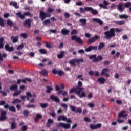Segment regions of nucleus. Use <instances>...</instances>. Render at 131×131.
I'll return each instance as SVG.
<instances>
[{
	"instance_id": "28",
	"label": "nucleus",
	"mask_w": 131,
	"mask_h": 131,
	"mask_svg": "<svg viewBox=\"0 0 131 131\" xmlns=\"http://www.w3.org/2000/svg\"><path fill=\"white\" fill-rule=\"evenodd\" d=\"M119 18H120V19H128V18H129V16L127 15L126 14H122V15H120L119 16Z\"/></svg>"
},
{
	"instance_id": "34",
	"label": "nucleus",
	"mask_w": 131,
	"mask_h": 131,
	"mask_svg": "<svg viewBox=\"0 0 131 131\" xmlns=\"http://www.w3.org/2000/svg\"><path fill=\"white\" fill-rule=\"evenodd\" d=\"M26 94L27 95L26 99H27V101H30V100L29 99V97L32 98V94H31V93H30V92H26Z\"/></svg>"
},
{
	"instance_id": "16",
	"label": "nucleus",
	"mask_w": 131,
	"mask_h": 131,
	"mask_svg": "<svg viewBox=\"0 0 131 131\" xmlns=\"http://www.w3.org/2000/svg\"><path fill=\"white\" fill-rule=\"evenodd\" d=\"M5 49L7 52H13L14 51V47H10V45L8 43L5 46Z\"/></svg>"
},
{
	"instance_id": "50",
	"label": "nucleus",
	"mask_w": 131,
	"mask_h": 131,
	"mask_svg": "<svg viewBox=\"0 0 131 131\" xmlns=\"http://www.w3.org/2000/svg\"><path fill=\"white\" fill-rule=\"evenodd\" d=\"M61 106L62 108H63L64 110H67V109L68 108V106H67V104L65 103L61 104Z\"/></svg>"
},
{
	"instance_id": "23",
	"label": "nucleus",
	"mask_w": 131,
	"mask_h": 131,
	"mask_svg": "<svg viewBox=\"0 0 131 131\" xmlns=\"http://www.w3.org/2000/svg\"><path fill=\"white\" fill-rule=\"evenodd\" d=\"M69 32H70L69 30H67L65 28L61 30V33L62 35H67L68 34H69Z\"/></svg>"
},
{
	"instance_id": "17",
	"label": "nucleus",
	"mask_w": 131,
	"mask_h": 131,
	"mask_svg": "<svg viewBox=\"0 0 131 131\" xmlns=\"http://www.w3.org/2000/svg\"><path fill=\"white\" fill-rule=\"evenodd\" d=\"M103 60V56L101 55L98 56L95 59L93 60V62L94 63H98V62H100Z\"/></svg>"
},
{
	"instance_id": "59",
	"label": "nucleus",
	"mask_w": 131,
	"mask_h": 131,
	"mask_svg": "<svg viewBox=\"0 0 131 131\" xmlns=\"http://www.w3.org/2000/svg\"><path fill=\"white\" fill-rule=\"evenodd\" d=\"M57 74H58V75H59L60 76H62V75L64 74V72H63L62 70H59L58 71Z\"/></svg>"
},
{
	"instance_id": "63",
	"label": "nucleus",
	"mask_w": 131,
	"mask_h": 131,
	"mask_svg": "<svg viewBox=\"0 0 131 131\" xmlns=\"http://www.w3.org/2000/svg\"><path fill=\"white\" fill-rule=\"evenodd\" d=\"M77 33V31H76V30H73L71 32V34L72 35H73L74 34H76Z\"/></svg>"
},
{
	"instance_id": "45",
	"label": "nucleus",
	"mask_w": 131,
	"mask_h": 131,
	"mask_svg": "<svg viewBox=\"0 0 131 131\" xmlns=\"http://www.w3.org/2000/svg\"><path fill=\"white\" fill-rule=\"evenodd\" d=\"M7 24H8L9 25V26L12 27L13 26V24H14V23H13V21L10 19H8L7 20Z\"/></svg>"
},
{
	"instance_id": "55",
	"label": "nucleus",
	"mask_w": 131,
	"mask_h": 131,
	"mask_svg": "<svg viewBox=\"0 0 131 131\" xmlns=\"http://www.w3.org/2000/svg\"><path fill=\"white\" fill-rule=\"evenodd\" d=\"M76 113H81L82 112V109L80 107H78L77 110H76Z\"/></svg>"
},
{
	"instance_id": "22",
	"label": "nucleus",
	"mask_w": 131,
	"mask_h": 131,
	"mask_svg": "<svg viewBox=\"0 0 131 131\" xmlns=\"http://www.w3.org/2000/svg\"><path fill=\"white\" fill-rule=\"evenodd\" d=\"M53 123H54V120H52V119H48L46 124L47 127H51Z\"/></svg>"
},
{
	"instance_id": "20",
	"label": "nucleus",
	"mask_w": 131,
	"mask_h": 131,
	"mask_svg": "<svg viewBox=\"0 0 131 131\" xmlns=\"http://www.w3.org/2000/svg\"><path fill=\"white\" fill-rule=\"evenodd\" d=\"M93 22H96V23H98L100 26H102L103 24H104V22L102 21V20L100 19V18H93Z\"/></svg>"
},
{
	"instance_id": "14",
	"label": "nucleus",
	"mask_w": 131,
	"mask_h": 131,
	"mask_svg": "<svg viewBox=\"0 0 131 131\" xmlns=\"http://www.w3.org/2000/svg\"><path fill=\"white\" fill-rule=\"evenodd\" d=\"M98 50V47L97 46H90L88 48L85 49V52H91V51H97Z\"/></svg>"
},
{
	"instance_id": "33",
	"label": "nucleus",
	"mask_w": 131,
	"mask_h": 131,
	"mask_svg": "<svg viewBox=\"0 0 131 131\" xmlns=\"http://www.w3.org/2000/svg\"><path fill=\"white\" fill-rule=\"evenodd\" d=\"M105 47V43L103 42H100L98 46V51H101L103 48H104Z\"/></svg>"
},
{
	"instance_id": "37",
	"label": "nucleus",
	"mask_w": 131,
	"mask_h": 131,
	"mask_svg": "<svg viewBox=\"0 0 131 131\" xmlns=\"http://www.w3.org/2000/svg\"><path fill=\"white\" fill-rule=\"evenodd\" d=\"M44 43L46 44V48L48 49H52V48H53V46H51V45H52V42H44Z\"/></svg>"
},
{
	"instance_id": "58",
	"label": "nucleus",
	"mask_w": 131,
	"mask_h": 131,
	"mask_svg": "<svg viewBox=\"0 0 131 131\" xmlns=\"http://www.w3.org/2000/svg\"><path fill=\"white\" fill-rule=\"evenodd\" d=\"M15 53L16 55H17V56H21L23 55V52L21 51H15Z\"/></svg>"
},
{
	"instance_id": "21",
	"label": "nucleus",
	"mask_w": 131,
	"mask_h": 131,
	"mask_svg": "<svg viewBox=\"0 0 131 131\" xmlns=\"http://www.w3.org/2000/svg\"><path fill=\"white\" fill-rule=\"evenodd\" d=\"M39 73H40L41 75H43V76H48V75H49V72L45 69H42L40 72H39Z\"/></svg>"
},
{
	"instance_id": "18",
	"label": "nucleus",
	"mask_w": 131,
	"mask_h": 131,
	"mask_svg": "<svg viewBox=\"0 0 131 131\" xmlns=\"http://www.w3.org/2000/svg\"><path fill=\"white\" fill-rule=\"evenodd\" d=\"M11 40H12L13 43H16L19 40V36H12L10 38Z\"/></svg>"
},
{
	"instance_id": "43",
	"label": "nucleus",
	"mask_w": 131,
	"mask_h": 131,
	"mask_svg": "<svg viewBox=\"0 0 131 131\" xmlns=\"http://www.w3.org/2000/svg\"><path fill=\"white\" fill-rule=\"evenodd\" d=\"M23 113L24 116H26V117H27V116H28V114H29V111H28V110H24L23 111Z\"/></svg>"
},
{
	"instance_id": "62",
	"label": "nucleus",
	"mask_w": 131,
	"mask_h": 131,
	"mask_svg": "<svg viewBox=\"0 0 131 131\" xmlns=\"http://www.w3.org/2000/svg\"><path fill=\"white\" fill-rule=\"evenodd\" d=\"M88 74L89 75H90V76H93V75H94L95 74V73L94 72V71H90L88 72Z\"/></svg>"
},
{
	"instance_id": "19",
	"label": "nucleus",
	"mask_w": 131,
	"mask_h": 131,
	"mask_svg": "<svg viewBox=\"0 0 131 131\" xmlns=\"http://www.w3.org/2000/svg\"><path fill=\"white\" fill-rule=\"evenodd\" d=\"M125 112H126V111H122L121 112H120L118 115L119 118H121V117H127V114H124Z\"/></svg>"
},
{
	"instance_id": "9",
	"label": "nucleus",
	"mask_w": 131,
	"mask_h": 131,
	"mask_svg": "<svg viewBox=\"0 0 131 131\" xmlns=\"http://www.w3.org/2000/svg\"><path fill=\"white\" fill-rule=\"evenodd\" d=\"M0 111H1L0 121H4L7 119V112L3 110H0Z\"/></svg>"
},
{
	"instance_id": "13",
	"label": "nucleus",
	"mask_w": 131,
	"mask_h": 131,
	"mask_svg": "<svg viewBox=\"0 0 131 131\" xmlns=\"http://www.w3.org/2000/svg\"><path fill=\"white\" fill-rule=\"evenodd\" d=\"M90 127L91 129H98V128H100V127H102V124L98 123L96 125L92 124L90 125Z\"/></svg>"
},
{
	"instance_id": "15",
	"label": "nucleus",
	"mask_w": 131,
	"mask_h": 131,
	"mask_svg": "<svg viewBox=\"0 0 131 131\" xmlns=\"http://www.w3.org/2000/svg\"><path fill=\"white\" fill-rule=\"evenodd\" d=\"M50 99L54 102H55V103H60V99L58 98V96L52 95L50 96Z\"/></svg>"
},
{
	"instance_id": "26",
	"label": "nucleus",
	"mask_w": 131,
	"mask_h": 131,
	"mask_svg": "<svg viewBox=\"0 0 131 131\" xmlns=\"http://www.w3.org/2000/svg\"><path fill=\"white\" fill-rule=\"evenodd\" d=\"M10 6H13L15 9H19V6H18V3L17 2H11L9 3Z\"/></svg>"
},
{
	"instance_id": "47",
	"label": "nucleus",
	"mask_w": 131,
	"mask_h": 131,
	"mask_svg": "<svg viewBox=\"0 0 131 131\" xmlns=\"http://www.w3.org/2000/svg\"><path fill=\"white\" fill-rule=\"evenodd\" d=\"M23 48H24V45H23V43H21L20 45H19L17 47L16 50H17V51H20V50H22V49H23Z\"/></svg>"
},
{
	"instance_id": "7",
	"label": "nucleus",
	"mask_w": 131,
	"mask_h": 131,
	"mask_svg": "<svg viewBox=\"0 0 131 131\" xmlns=\"http://www.w3.org/2000/svg\"><path fill=\"white\" fill-rule=\"evenodd\" d=\"M72 40H76L77 43L79 45H83V41L81 39L80 37H77L76 35H74L71 37Z\"/></svg>"
},
{
	"instance_id": "8",
	"label": "nucleus",
	"mask_w": 131,
	"mask_h": 131,
	"mask_svg": "<svg viewBox=\"0 0 131 131\" xmlns=\"http://www.w3.org/2000/svg\"><path fill=\"white\" fill-rule=\"evenodd\" d=\"M98 39H100V36L96 35L94 37L89 39L87 41V43L88 45H92V43H94V42H95L96 40H98Z\"/></svg>"
},
{
	"instance_id": "49",
	"label": "nucleus",
	"mask_w": 131,
	"mask_h": 131,
	"mask_svg": "<svg viewBox=\"0 0 131 131\" xmlns=\"http://www.w3.org/2000/svg\"><path fill=\"white\" fill-rule=\"evenodd\" d=\"M70 108L73 112H75L76 111V107L73 105H70Z\"/></svg>"
},
{
	"instance_id": "25",
	"label": "nucleus",
	"mask_w": 131,
	"mask_h": 131,
	"mask_svg": "<svg viewBox=\"0 0 131 131\" xmlns=\"http://www.w3.org/2000/svg\"><path fill=\"white\" fill-rule=\"evenodd\" d=\"M10 91H14L15 92H17L18 91V85L17 84H14L11 85L10 88Z\"/></svg>"
},
{
	"instance_id": "39",
	"label": "nucleus",
	"mask_w": 131,
	"mask_h": 131,
	"mask_svg": "<svg viewBox=\"0 0 131 131\" xmlns=\"http://www.w3.org/2000/svg\"><path fill=\"white\" fill-rule=\"evenodd\" d=\"M22 101L18 98H16L12 101V104H17L18 103H21Z\"/></svg>"
},
{
	"instance_id": "27",
	"label": "nucleus",
	"mask_w": 131,
	"mask_h": 131,
	"mask_svg": "<svg viewBox=\"0 0 131 131\" xmlns=\"http://www.w3.org/2000/svg\"><path fill=\"white\" fill-rule=\"evenodd\" d=\"M123 6H124V5H123L122 3H120L119 4V5L117 6L119 11H120V12H123V8H122Z\"/></svg>"
},
{
	"instance_id": "4",
	"label": "nucleus",
	"mask_w": 131,
	"mask_h": 131,
	"mask_svg": "<svg viewBox=\"0 0 131 131\" xmlns=\"http://www.w3.org/2000/svg\"><path fill=\"white\" fill-rule=\"evenodd\" d=\"M55 9L49 7L48 8L47 10V13L41 11H40L39 17L40 18L41 21H43L46 19V18H50L51 17V14L54 12Z\"/></svg>"
},
{
	"instance_id": "51",
	"label": "nucleus",
	"mask_w": 131,
	"mask_h": 131,
	"mask_svg": "<svg viewBox=\"0 0 131 131\" xmlns=\"http://www.w3.org/2000/svg\"><path fill=\"white\" fill-rule=\"evenodd\" d=\"M96 57H97V55L94 54V55H90L89 56V59L90 60H93H93H95V59H96Z\"/></svg>"
},
{
	"instance_id": "41",
	"label": "nucleus",
	"mask_w": 131,
	"mask_h": 131,
	"mask_svg": "<svg viewBox=\"0 0 131 131\" xmlns=\"http://www.w3.org/2000/svg\"><path fill=\"white\" fill-rule=\"evenodd\" d=\"M16 122H13L11 123V129H16Z\"/></svg>"
},
{
	"instance_id": "32",
	"label": "nucleus",
	"mask_w": 131,
	"mask_h": 131,
	"mask_svg": "<svg viewBox=\"0 0 131 131\" xmlns=\"http://www.w3.org/2000/svg\"><path fill=\"white\" fill-rule=\"evenodd\" d=\"M5 39H4V37H1L0 38V49H3L4 48V41Z\"/></svg>"
},
{
	"instance_id": "57",
	"label": "nucleus",
	"mask_w": 131,
	"mask_h": 131,
	"mask_svg": "<svg viewBox=\"0 0 131 131\" xmlns=\"http://www.w3.org/2000/svg\"><path fill=\"white\" fill-rule=\"evenodd\" d=\"M82 75H79L77 76V78H78L79 79H80V80H82V81H83L84 80V79Z\"/></svg>"
},
{
	"instance_id": "53",
	"label": "nucleus",
	"mask_w": 131,
	"mask_h": 131,
	"mask_svg": "<svg viewBox=\"0 0 131 131\" xmlns=\"http://www.w3.org/2000/svg\"><path fill=\"white\" fill-rule=\"evenodd\" d=\"M83 62H84V60L82 58L81 59H76V63H83Z\"/></svg>"
},
{
	"instance_id": "5",
	"label": "nucleus",
	"mask_w": 131,
	"mask_h": 131,
	"mask_svg": "<svg viewBox=\"0 0 131 131\" xmlns=\"http://www.w3.org/2000/svg\"><path fill=\"white\" fill-rule=\"evenodd\" d=\"M0 106H4V108L5 109H9V111H11L12 112H16V108L15 106H12L10 107L8 104H7L6 101L2 100L0 101Z\"/></svg>"
},
{
	"instance_id": "12",
	"label": "nucleus",
	"mask_w": 131,
	"mask_h": 131,
	"mask_svg": "<svg viewBox=\"0 0 131 131\" xmlns=\"http://www.w3.org/2000/svg\"><path fill=\"white\" fill-rule=\"evenodd\" d=\"M99 6L102 9H108V7H107V6H109V2H107L106 0H103V4H99Z\"/></svg>"
},
{
	"instance_id": "30",
	"label": "nucleus",
	"mask_w": 131,
	"mask_h": 131,
	"mask_svg": "<svg viewBox=\"0 0 131 131\" xmlns=\"http://www.w3.org/2000/svg\"><path fill=\"white\" fill-rule=\"evenodd\" d=\"M109 71V69L108 68H104L102 70L101 73V75H105Z\"/></svg>"
},
{
	"instance_id": "38",
	"label": "nucleus",
	"mask_w": 131,
	"mask_h": 131,
	"mask_svg": "<svg viewBox=\"0 0 131 131\" xmlns=\"http://www.w3.org/2000/svg\"><path fill=\"white\" fill-rule=\"evenodd\" d=\"M39 53H40L42 55H47V50L45 49H40L39 50Z\"/></svg>"
},
{
	"instance_id": "40",
	"label": "nucleus",
	"mask_w": 131,
	"mask_h": 131,
	"mask_svg": "<svg viewBox=\"0 0 131 131\" xmlns=\"http://www.w3.org/2000/svg\"><path fill=\"white\" fill-rule=\"evenodd\" d=\"M80 23H82V25H85L86 24V19L82 18L79 20Z\"/></svg>"
},
{
	"instance_id": "56",
	"label": "nucleus",
	"mask_w": 131,
	"mask_h": 131,
	"mask_svg": "<svg viewBox=\"0 0 131 131\" xmlns=\"http://www.w3.org/2000/svg\"><path fill=\"white\" fill-rule=\"evenodd\" d=\"M21 36H22V37H23V38H24L25 39H26V38H27V34L26 33H22L21 34Z\"/></svg>"
},
{
	"instance_id": "35",
	"label": "nucleus",
	"mask_w": 131,
	"mask_h": 131,
	"mask_svg": "<svg viewBox=\"0 0 131 131\" xmlns=\"http://www.w3.org/2000/svg\"><path fill=\"white\" fill-rule=\"evenodd\" d=\"M40 107H41V108H42V109H46L48 106H49V105L48 104V103H40L39 104Z\"/></svg>"
},
{
	"instance_id": "44",
	"label": "nucleus",
	"mask_w": 131,
	"mask_h": 131,
	"mask_svg": "<svg viewBox=\"0 0 131 131\" xmlns=\"http://www.w3.org/2000/svg\"><path fill=\"white\" fill-rule=\"evenodd\" d=\"M115 23L117 25H123V24H124V20L116 21H115Z\"/></svg>"
},
{
	"instance_id": "31",
	"label": "nucleus",
	"mask_w": 131,
	"mask_h": 131,
	"mask_svg": "<svg viewBox=\"0 0 131 131\" xmlns=\"http://www.w3.org/2000/svg\"><path fill=\"white\" fill-rule=\"evenodd\" d=\"M21 93L22 90H20L18 91H16L14 93H13V97H18V96H20V95H21Z\"/></svg>"
},
{
	"instance_id": "42",
	"label": "nucleus",
	"mask_w": 131,
	"mask_h": 131,
	"mask_svg": "<svg viewBox=\"0 0 131 131\" xmlns=\"http://www.w3.org/2000/svg\"><path fill=\"white\" fill-rule=\"evenodd\" d=\"M75 62H76V59H72L70 60L69 63L71 64V65H73V66H76Z\"/></svg>"
},
{
	"instance_id": "36",
	"label": "nucleus",
	"mask_w": 131,
	"mask_h": 131,
	"mask_svg": "<svg viewBox=\"0 0 131 131\" xmlns=\"http://www.w3.org/2000/svg\"><path fill=\"white\" fill-rule=\"evenodd\" d=\"M64 54H65V52L63 51H61L60 54L57 55V58H58V59H63Z\"/></svg>"
},
{
	"instance_id": "29",
	"label": "nucleus",
	"mask_w": 131,
	"mask_h": 131,
	"mask_svg": "<svg viewBox=\"0 0 131 131\" xmlns=\"http://www.w3.org/2000/svg\"><path fill=\"white\" fill-rule=\"evenodd\" d=\"M97 81L98 82H100L101 84H104V83H105V81H106V79H104L103 77H100L97 79Z\"/></svg>"
},
{
	"instance_id": "52",
	"label": "nucleus",
	"mask_w": 131,
	"mask_h": 131,
	"mask_svg": "<svg viewBox=\"0 0 131 131\" xmlns=\"http://www.w3.org/2000/svg\"><path fill=\"white\" fill-rule=\"evenodd\" d=\"M84 121L85 122H91V121H92V120H91V118L86 117L84 118Z\"/></svg>"
},
{
	"instance_id": "2",
	"label": "nucleus",
	"mask_w": 131,
	"mask_h": 131,
	"mask_svg": "<svg viewBox=\"0 0 131 131\" xmlns=\"http://www.w3.org/2000/svg\"><path fill=\"white\" fill-rule=\"evenodd\" d=\"M81 91H84V88L80 87H73L71 90H70V94L72 93H76V95L79 97L81 99L82 98H85L86 94L85 92H82Z\"/></svg>"
},
{
	"instance_id": "6",
	"label": "nucleus",
	"mask_w": 131,
	"mask_h": 131,
	"mask_svg": "<svg viewBox=\"0 0 131 131\" xmlns=\"http://www.w3.org/2000/svg\"><path fill=\"white\" fill-rule=\"evenodd\" d=\"M16 15L18 18H20L21 20L25 19V16H29V17H32L33 16V14L30 13L29 12H25L23 14H22L21 12H18Z\"/></svg>"
},
{
	"instance_id": "46",
	"label": "nucleus",
	"mask_w": 131,
	"mask_h": 131,
	"mask_svg": "<svg viewBox=\"0 0 131 131\" xmlns=\"http://www.w3.org/2000/svg\"><path fill=\"white\" fill-rule=\"evenodd\" d=\"M0 26L1 27H5V23H4V19L0 17Z\"/></svg>"
},
{
	"instance_id": "1",
	"label": "nucleus",
	"mask_w": 131,
	"mask_h": 131,
	"mask_svg": "<svg viewBox=\"0 0 131 131\" xmlns=\"http://www.w3.org/2000/svg\"><path fill=\"white\" fill-rule=\"evenodd\" d=\"M57 120L58 121H61V120H62L63 121H67V122H68V123H59L58 127H63L65 128V129H69L71 127V125L70 124V123H72L71 119H67V117L64 115L59 116L57 118Z\"/></svg>"
},
{
	"instance_id": "54",
	"label": "nucleus",
	"mask_w": 131,
	"mask_h": 131,
	"mask_svg": "<svg viewBox=\"0 0 131 131\" xmlns=\"http://www.w3.org/2000/svg\"><path fill=\"white\" fill-rule=\"evenodd\" d=\"M50 23H51L50 19H46L43 21V25L47 26L48 24H50Z\"/></svg>"
},
{
	"instance_id": "10",
	"label": "nucleus",
	"mask_w": 131,
	"mask_h": 131,
	"mask_svg": "<svg viewBox=\"0 0 131 131\" xmlns=\"http://www.w3.org/2000/svg\"><path fill=\"white\" fill-rule=\"evenodd\" d=\"M84 10L85 11H91L92 15H98L99 13L98 10H95L92 7H85Z\"/></svg>"
},
{
	"instance_id": "11",
	"label": "nucleus",
	"mask_w": 131,
	"mask_h": 131,
	"mask_svg": "<svg viewBox=\"0 0 131 131\" xmlns=\"http://www.w3.org/2000/svg\"><path fill=\"white\" fill-rule=\"evenodd\" d=\"M31 23H32V20L31 19L28 18L23 22V25L24 26L31 27Z\"/></svg>"
},
{
	"instance_id": "3",
	"label": "nucleus",
	"mask_w": 131,
	"mask_h": 131,
	"mask_svg": "<svg viewBox=\"0 0 131 131\" xmlns=\"http://www.w3.org/2000/svg\"><path fill=\"white\" fill-rule=\"evenodd\" d=\"M116 32H121L122 30L119 28L114 29V28H111L110 31H107L104 32V35L106 39H111L112 37H115Z\"/></svg>"
},
{
	"instance_id": "61",
	"label": "nucleus",
	"mask_w": 131,
	"mask_h": 131,
	"mask_svg": "<svg viewBox=\"0 0 131 131\" xmlns=\"http://www.w3.org/2000/svg\"><path fill=\"white\" fill-rule=\"evenodd\" d=\"M88 106L90 108H95V104L94 103H90L88 104Z\"/></svg>"
},
{
	"instance_id": "60",
	"label": "nucleus",
	"mask_w": 131,
	"mask_h": 131,
	"mask_svg": "<svg viewBox=\"0 0 131 131\" xmlns=\"http://www.w3.org/2000/svg\"><path fill=\"white\" fill-rule=\"evenodd\" d=\"M27 108H35V105L29 104L26 106Z\"/></svg>"
},
{
	"instance_id": "64",
	"label": "nucleus",
	"mask_w": 131,
	"mask_h": 131,
	"mask_svg": "<svg viewBox=\"0 0 131 131\" xmlns=\"http://www.w3.org/2000/svg\"><path fill=\"white\" fill-rule=\"evenodd\" d=\"M27 130V126L24 125L22 127V131H26Z\"/></svg>"
},
{
	"instance_id": "24",
	"label": "nucleus",
	"mask_w": 131,
	"mask_h": 131,
	"mask_svg": "<svg viewBox=\"0 0 131 131\" xmlns=\"http://www.w3.org/2000/svg\"><path fill=\"white\" fill-rule=\"evenodd\" d=\"M46 93L47 94H50L52 92V91H54V88L51 86H46Z\"/></svg>"
},
{
	"instance_id": "48",
	"label": "nucleus",
	"mask_w": 131,
	"mask_h": 131,
	"mask_svg": "<svg viewBox=\"0 0 131 131\" xmlns=\"http://www.w3.org/2000/svg\"><path fill=\"white\" fill-rule=\"evenodd\" d=\"M131 6V2H128L125 3L124 7L125 8H129Z\"/></svg>"
}]
</instances>
